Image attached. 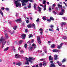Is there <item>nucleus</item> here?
I'll use <instances>...</instances> for the list:
<instances>
[{
  "instance_id": "nucleus-1",
  "label": "nucleus",
  "mask_w": 67,
  "mask_h": 67,
  "mask_svg": "<svg viewBox=\"0 0 67 67\" xmlns=\"http://www.w3.org/2000/svg\"><path fill=\"white\" fill-rule=\"evenodd\" d=\"M5 39H3V37L2 36L1 37V38L0 39V42H1L2 43V48H3L4 46L5 45V44L6 43V41L5 40Z\"/></svg>"
},
{
  "instance_id": "nucleus-2",
  "label": "nucleus",
  "mask_w": 67,
  "mask_h": 67,
  "mask_svg": "<svg viewBox=\"0 0 67 67\" xmlns=\"http://www.w3.org/2000/svg\"><path fill=\"white\" fill-rule=\"evenodd\" d=\"M15 3L16 4V7H21V4L20 3V2L18 1H15Z\"/></svg>"
},
{
  "instance_id": "nucleus-3",
  "label": "nucleus",
  "mask_w": 67,
  "mask_h": 67,
  "mask_svg": "<svg viewBox=\"0 0 67 67\" xmlns=\"http://www.w3.org/2000/svg\"><path fill=\"white\" fill-rule=\"evenodd\" d=\"M29 62H30V63H32L33 62L32 61V60H34L35 59L34 58H33L32 57H29Z\"/></svg>"
},
{
  "instance_id": "nucleus-4",
  "label": "nucleus",
  "mask_w": 67,
  "mask_h": 67,
  "mask_svg": "<svg viewBox=\"0 0 67 67\" xmlns=\"http://www.w3.org/2000/svg\"><path fill=\"white\" fill-rule=\"evenodd\" d=\"M6 31H7V30H5L4 31L5 33V37L7 39H8V38H9V35L6 33Z\"/></svg>"
},
{
  "instance_id": "nucleus-5",
  "label": "nucleus",
  "mask_w": 67,
  "mask_h": 67,
  "mask_svg": "<svg viewBox=\"0 0 67 67\" xmlns=\"http://www.w3.org/2000/svg\"><path fill=\"white\" fill-rule=\"evenodd\" d=\"M32 25L31 24H29V25H27V27L28 28L30 29V28H31V27H32Z\"/></svg>"
},
{
  "instance_id": "nucleus-6",
  "label": "nucleus",
  "mask_w": 67,
  "mask_h": 67,
  "mask_svg": "<svg viewBox=\"0 0 67 67\" xmlns=\"http://www.w3.org/2000/svg\"><path fill=\"white\" fill-rule=\"evenodd\" d=\"M15 21H16V22H19V23H21V18H19V19L15 20Z\"/></svg>"
},
{
  "instance_id": "nucleus-7",
  "label": "nucleus",
  "mask_w": 67,
  "mask_h": 67,
  "mask_svg": "<svg viewBox=\"0 0 67 67\" xmlns=\"http://www.w3.org/2000/svg\"><path fill=\"white\" fill-rule=\"evenodd\" d=\"M66 23L62 22L61 23V26L63 27V26H64V25H66Z\"/></svg>"
},
{
  "instance_id": "nucleus-8",
  "label": "nucleus",
  "mask_w": 67,
  "mask_h": 67,
  "mask_svg": "<svg viewBox=\"0 0 67 67\" xmlns=\"http://www.w3.org/2000/svg\"><path fill=\"white\" fill-rule=\"evenodd\" d=\"M29 0H23L21 1L22 3H27V2H28Z\"/></svg>"
},
{
  "instance_id": "nucleus-9",
  "label": "nucleus",
  "mask_w": 67,
  "mask_h": 67,
  "mask_svg": "<svg viewBox=\"0 0 67 67\" xmlns=\"http://www.w3.org/2000/svg\"><path fill=\"white\" fill-rule=\"evenodd\" d=\"M52 52L56 53L57 52H59V51L57 49H54L53 50Z\"/></svg>"
},
{
  "instance_id": "nucleus-10",
  "label": "nucleus",
  "mask_w": 67,
  "mask_h": 67,
  "mask_svg": "<svg viewBox=\"0 0 67 67\" xmlns=\"http://www.w3.org/2000/svg\"><path fill=\"white\" fill-rule=\"evenodd\" d=\"M15 58H20V55L16 54L15 55Z\"/></svg>"
},
{
  "instance_id": "nucleus-11",
  "label": "nucleus",
  "mask_w": 67,
  "mask_h": 67,
  "mask_svg": "<svg viewBox=\"0 0 67 67\" xmlns=\"http://www.w3.org/2000/svg\"><path fill=\"white\" fill-rule=\"evenodd\" d=\"M49 61H50V60H52L53 59V58H52V56H50L49 57Z\"/></svg>"
},
{
  "instance_id": "nucleus-12",
  "label": "nucleus",
  "mask_w": 67,
  "mask_h": 67,
  "mask_svg": "<svg viewBox=\"0 0 67 67\" xmlns=\"http://www.w3.org/2000/svg\"><path fill=\"white\" fill-rule=\"evenodd\" d=\"M26 36V35L25 34H23L21 35L22 38L23 39H25V36Z\"/></svg>"
},
{
  "instance_id": "nucleus-13",
  "label": "nucleus",
  "mask_w": 67,
  "mask_h": 67,
  "mask_svg": "<svg viewBox=\"0 0 67 67\" xmlns=\"http://www.w3.org/2000/svg\"><path fill=\"white\" fill-rule=\"evenodd\" d=\"M51 48H54L55 47V46H56V45L55 44H52L51 46Z\"/></svg>"
},
{
  "instance_id": "nucleus-14",
  "label": "nucleus",
  "mask_w": 67,
  "mask_h": 67,
  "mask_svg": "<svg viewBox=\"0 0 67 67\" xmlns=\"http://www.w3.org/2000/svg\"><path fill=\"white\" fill-rule=\"evenodd\" d=\"M32 27H34V30H35V29H36V28L35 27V24L34 23H33L32 24Z\"/></svg>"
},
{
  "instance_id": "nucleus-15",
  "label": "nucleus",
  "mask_w": 67,
  "mask_h": 67,
  "mask_svg": "<svg viewBox=\"0 0 67 67\" xmlns=\"http://www.w3.org/2000/svg\"><path fill=\"white\" fill-rule=\"evenodd\" d=\"M66 61V59L65 58H64V59H63V60L62 61V63H64V62H65Z\"/></svg>"
},
{
  "instance_id": "nucleus-16",
  "label": "nucleus",
  "mask_w": 67,
  "mask_h": 67,
  "mask_svg": "<svg viewBox=\"0 0 67 67\" xmlns=\"http://www.w3.org/2000/svg\"><path fill=\"white\" fill-rule=\"evenodd\" d=\"M0 13L2 15V16H3V12H2V10L0 9Z\"/></svg>"
},
{
  "instance_id": "nucleus-17",
  "label": "nucleus",
  "mask_w": 67,
  "mask_h": 67,
  "mask_svg": "<svg viewBox=\"0 0 67 67\" xmlns=\"http://www.w3.org/2000/svg\"><path fill=\"white\" fill-rule=\"evenodd\" d=\"M16 65H18V66H20L21 65V63L20 62L16 63Z\"/></svg>"
},
{
  "instance_id": "nucleus-18",
  "label": "nucleus",
  "mask_w": 67,
  "mask_h": 67,
  "mask_svg": "<svg viewBox=\"0 0 67 67\" xmlns=\"http://www.w3.org/2000/svg\"><path fill=\"white\" fill-rule=\"evenodd\" d=\"M37 8L39 9V10H38V11L41 12V10H42V8H41L40 7H39V6H38Z\"/></svg>"
},
{
  "instance_id": "nucleus-19",
  "label": "nucleus",
  "mask_w": 67,
  "mask_h": 67,
  "mask_svg": "<svg viewBox=\"0 0 67 67\" xmlns=\"http://www.w3.org/2000/svg\"><path fill=\"white\" fill-rule=\"evenodd\" d=\"M54 59L55 60H57V55H54Z\"/></svg>"
},
{
  "instance_id": "nucleus-20",
  "label": "nucleus",
  "mask_w": 67,
  "mask_h": 67,
  "mask_svg": "<svg viewBox=\"0 0 67 67\" xmlns=\"http://www.w3.org/2000/svg\"><path fill=\"white\" fill-rule=\"evenodd\" d=\"M50 19L51 20V21H54V19L53 18L52 16H51L50 17Z\"/></svg>"
},
{
  "instance_id": "nucleus-21",
  "label": "nucleus",
  "mask_w": 67,
  "mask_h": 67,
  "mask_svg": "<svg viewBox=\"0 0 67 67\" xmlns=\"http://www.w3.org/2000/svg\"><path fill=\"white\" fill-rule=\"evenodd\" d=\"M16 27H17V26H15L13 27V29L14 30H16Z\"/></svg>"
},
{
  "instance_id": "nucleus-22",
  "label": "nucleus",
  "mask_w": 67,
  "mask_h": 67,
  "mask_svg": "<svg viewBox=\"0 0 67 67\" xmlns=\"http://www.w3.org/2000/svg\"><path fill=\"white\" fill-rule=\"evenodd\" d=\"M33 35H32V34H30L29 35V38H30V37H33Z\"/></svg>"
},
{
  "instance_id": "nucleus-23",
  "label": "nucleus",
  "mask_w": 67,
  "mask_h": 67,
  "mask_svg": "<svg viewBox=\"0 0 67 67\" xmlns=\"http://www.w3.org/2000/svg\"><path fill=\"white\" fill-rule=\"evenodd\" d=\"M9 49V47H7L6 48H5L4 49V51H7Z\"/></svg>"
},
{
  "instance_id": "nucleus-24",
  "label": "nucleus",
  "mask_w": 67,
  "mask_h": 67,
  "mask_svg": "<svg viewBox=\"0 0 67 67\" xmlns=\"http://www.w3.org/2000/svg\"><path fill=\"white\" fill-rule=\"evenodd\" d=\"M33 48V47L31 46L29 48V51H31V50H32Z\"/></svg>"
},
{
  "instance_id": "nucleus-25",
  "label": "nucleus",
  "mask_w": 67,
  "mask_h": 67,
  "mask_svg": "<svg viewBox=\"0 0 67 67\" xmlns=\"http://www.w3.org/2000/svg\"><path fill=\"white\" fill-rule=\"evenodd\" d=\"M29 4L28 5V8L30 9V8H31V4L29 3Z\"/></svg>"
},
{
  "instance_id": "nucleus-26",
  "label": "nucleus",
  "mask_w": 67,
  "mask_h": 67,
  "mask_svg": "<svg viewBox=\"0 0 67 67\" xmlns=\"http://www.w3.org/2000/svg\"><path fill=\"white\" fill-rule=\"evenodd\" d=\"M43 65L44 66H46V62H43Z\"/></svg>"
},
{
  "instance_id": "nucleus-27",
  "label": "nucleus",
  "mask_w": 67,
  "mask_h": 67,
  "mask_svg": "<svg viewBox=\"0 0 67 67\" xmlns=\"http://www.w3.org/2000/svg\"><path fill=\"white\" fill-rule=\"evenodd\" d=\"M57 5L58 6V7H60V8H63V6H62V5H60V4H58Z\"/></svg>"
},
{
  "instance_id": "nucleus-28",
  "label": "nucleus",
  "mask_w": 67,
  "mask_h": 67,
  "mask_svg": "<svg viewBox=\"0 0 67 67\" xmlns=\"http://www.w3.org/2000/svg\"><path fill=\"white\" fill-rule=\"evenodd\" d=\"M24 46L25 48H26L27 47V44L26 43L25 44Z\"/></svg>"
},
{
  "instance_id": "nucleus-29",
  "label": "nucleus",
  "mask_w": 67,
  "mask_h": 67,
  "mask_svg": "<svg viewBox=\"0 0 67 67\" xmlns=\"http://www.w3.org/2000/svg\"><path fill=\"white\" fill-rule=\"evenodd\" d=\"M23 42V40H20L19 42V43L20 44H22V43Z\"/></svg>"
},
{
  "instance_id": "nucleus-30",
  "label": "nucleus",
  "mask_w": 67,
  "mask_h": 67,
  "mask_svg": "<svg viewBox=\"0 0 67 67\" xmlns=\"http://www.w3.org/2000/svg\"><path fill=\"white\" fill-rule=\"evenodd\" d=\"M51 65L52 67H55V65L53 63H52V64H51Z\"/></svg>"
},
{
  "instance_id": "nucleus-31",
  "label": "nucleus",
  "mask_w": 67,
  "mask_h": 67,
  "mask_svg": "<svg viewBox=\"0 0 67 67\" xmlns=\"http://www.w3.org/2000/svg\"><path fill=\"white\" fill-rule=\"evenodd\" d=\"M42 19L43 20H44L45 21L46 20V18H45V17L43 16V18H42Z\"/></svg>"
},
{
  "instance_id": "nucleus-32",
  "label": "nucleus",
  "mask_w": 67,
  "mask_h": 67,
  "mask_svg": "<svg viewBox=\"0 0 67 67\" xmlns=\"http://www.w3.org/2000/svg\"><path fill=\"white\" fill-rule=\"evenodd\" d=\"M37 40L38 41H41V39H40V38L39 37H38L37 38Z\"/></svg>"
},
{
  "instance_id": "nucleus-33",
  "label": "nucleus",
  "mask_w": 67,
  "mask_h": 67,
  "mask_svg": "<svg viewBox=\"0 0 67 67\" xmlns=\"http://www.w3.org/2000/svg\"><path fill=\"white\" fill-rule=\"evenodd\" d=\"M47 22H51V19H48L47 20Z\"/></svg>"
},
{
  "instance_id": "nucleus-34",
  "label": "nucleus",
  "mask_w": 67,
  "mask_h": 67,
  "mask_svg": "<svg viewBox=\"0 0 67 67\" xmlns=\"http://www.w3.org/2000/svg\"><path fill=\"white\" fill-rule=\"evenodd\" d=\"M61 12L63 13H64V12H65V9H62L61 10Z\"/></svg>"
},
{
  "instance_id": "nucleus-35",
  "label": "nucleus",
  "mask_w": 67,
  "mask_h": 67,
  "mask_svg": "<svg viewBox=\"0 0 67 67\" xmlns=\"http://www.w3.org/2000/svg\"><path fill=\"white\" fill-rule=\"evenodd\" d=\"M25 64H26V65H29V61H26V63H25Z\"/></svg>"
},
{
  "instance_id": "nucleus-36",
  "label": "nucleus",
  "mask_w": 67,
  "mask_h": 67,
  "mask_svg": "<svg viewBox=\"0 0 67 67\" xmlns=\"http://www.w3.org/2000/svg\"><path fill=\"white\" fill-rule=\"evenodd\" d=\"M42 65H43V64L41 63H40V64H39V66L40 67H42Z\"/></svg>"
},
{
  "instance_id": "nucleus-37",
  "label": "nucleus",
  "mask_w": 67,
  "mask_h": 67,
  "mask_svg": "<svg viewBox=\"0 0 67 67\" xmlns=\"http://www.w3.org/2000/svg\"><path fill=\"white\" fill-rule=\"evenodd\" d=\"M63 38L64 40H66V39H67V37L66 36L63 37Z\"/></svg>"
},
{
  "instance_id": "nucleus-38",
  "label": "nucleus",
  "mask_w": 67,
  "mask_h": 67,
  "mask_svg": "<svg viewBox=\"0 0 67 67\" xmlns=\"http://www.w3.org/2000/svg\"><path fill=\"white\" fill-rule=\"evenodd\" d=\"M64 13H63L62 12H60V13H59V15H63V14Z\"/></svg>"
},
{
  "instance_id": "nucleus-39",
  "label": "nucleus",
  "mask_w": 67,
  "mask_h": 67,
  "mask_svg": "<svg viewBox=\"0 0 67 67\" xmlns=\"http://www.w3.org/2000/svg\"><path fill=\"white\" fill-rule=\"evenodd\" d=\"M50 27H51V28L52 29V28H53V27H54V26L53 25H50Z\"/></svg>"
},
{
  "instance_id": "nucleus-40",
  "label": "nucleus",
  "mask_w": 67,
  "mask_h": 67,
  "mask_svg": "<svg viewBox=\"0 0 67 67\" xmlns=\"http://www.w3.org/2000/svg\"><path fill=\"white\" fill-rule=\"evenodd\" d=\"M46 1H44L43 2H42V3H43V4H45V3H46Z\"/></svg>"
},
{
  "instance_id": "nucleus-41",
  "label": "nucleus",
  "mask_w": 67,
  "mask_h": 67,
  "mask_svg": "<svg viewBox=\"0 0 67 67\" xmlns=\"http://www.w3.org/2000/svg\"><path fill=\"white\" fill-rule=\"evenodd\" d=\"M57 48L58 49H60L61 48V47L59 45H58Z\"/></svg>"
},
{
  "instance_id": "nucleus-42",
  "label": "nucleus",
  "mask_w": 67,
  "mask_h": 67,
  "mask_svg": "<svg viewBox=\"0 0 67 67\" xmlns=\"http://www.w3.org/2000/svg\"><path fill=\"white\" fill-rule=\"evenodd\" d=\"M53 28H52L51 29V28L49 29V31H53Z\"/></svg>"
},
{
  "instance_id": "nucleus-43",
  "label": "nucleus",
  "mask_w": 67,
  "mask_h": 67,
  "mask_svg": "<svg viewBox=\"0 0 67 67\" xmlns=\"http://www.w3.org/2000/svg\"><path fill=\"white\" fill-rule=\"evenodd\" d=\"M38 44H40L41 43V40L38 41Z\"/></svg>"
},
{
  "instance_id": "nucleus-44",
  "label": "nucleus",
  "mask_w": 67,
  "mask_h": 67,
  "mask_svg": "<svg viewBox=\"0 0 67 67\" xmlns=\"http://www.w3.org/2000/svg\"><path fill=\"white\" fill-rule=\"evenodd\" d=\"M39 30L40 31H41V32H43V30L42 28H40L39 29Z\"/></svg>"
},
{
  "instance_id": "nucleus-45",
  "label": "nucleus",
  "mask_w": 67,
  "mask_h": 67,
  "mask_svg": "<svg viewBox=\"0 0 67 67\" xmlns=\"http://www.w3.org/2000/svg\"><path fill=\"white\" fill-rule=\"evenodd\" d=\"M26 61H29V59L27 58H26Z\"/></svg>"
},
{
  "instance_id": "nucleus-46",
  "label": "nucleus",
  "mask_w": 67,
  "mask_h": 67,
  "mask_svg": "<svg viewBox=\"0 0 67 67\" xmlns=\"http://www.w3.org/2000/svg\"><path fill=\"white\" fill-rule=\"evenodd\" d=\"M26 23H29L30 22V21L28 20H26Z\"/></svg>"
},
{
  "instance_id": "nucleus-47",
  "label": "nucleus",
  "mask_w": 67,
  "mask_h": 67,
  "mask_svg": "<svg viewBox=\"0 0 67 67\" xmlns=\"http://www.w3.org/2000/svg\"><path fill=\"white\" fill-rule=\"evenodd\" d=\"M27 29H25V32L26 33H27Z\"/></svg>"
},
{
  "instance_id": "nucleus-48",
  "label": "nucleus",
  "mask_w": 67,
  "mask_h": 67,
  "mask_svg": "<svg viewBox=\"0 0 67 67\" xmlns=\"http://www.w3.org/2000/svg\"><path fill=\"white\" fill-rule=\"evenodd\" d=\"M36 5H36V4H35L34 6V8H36Z\"/></svg>"
},
{
  "instance_id": "nucleus-49",
  "label": "nucleus",
  "mask_w": 67,
  "mask_h": 67,
  "mask_svg": "<svg viewBox=\"0 0 67 67\" xmlns=\"http://www.w3.org/2000/svg\"><path fill=\"white\" fill-rule=\"evenodd\" d=\"M22 5H23L24 6V5H26V4L25 3H22Z\"/></svg>"
},
{
  "instance_id": "nucleus-50",
  "label": "nucleus",
  "mask_w": 67,
  "mask_h": 67,
  "mask_svg": "<svg viewBox=\"0 0 67 67\" xmlns=\"http://www.w3.org/2000/svg\"><path fill=\"white\" fill-rule=\"evenodd\" d=\"M63 45V43H61L60 44V45H59L61 47H62V46Z\"/></svg>"
},
{
  "instance_id": "nucleus-51",
  "label": "nucleus",
  "mask_w": 67,
  "mask_h": 67,
  "mask_svg": "<svg viewBox=\"0 0 67 67\" xmlns=\"http://www.w3.org/2000/svg\"><path fill=\"white\" fill-rule=\"evenodd\" d=\"M39 20H40V19L39 18H38L37 19L36 21V22H38V21H39Z\"/></svg>"
},
{
  "instance_id": "nucleus-52",
  "label": "nucleus",
  "mask_w": 67,
  "mask_h": 67,
  "mask_svg": "<svg viewBox=\"0 0 67 67\" xmlns=\"http://www.w3.org/2000/svg\"><path fill=\"white\" fill-rule=\"evenodd\" d=\"M53 7H56V4H54L53 5H52Z\"/></svg>"
},
{
  "instance_id": "nucleus-53",
  "label": "nucleus",
  "mask_w": 67,
  "mask_h": 67,
  "mask_svg": "<svg viewBox=\"0 0 67 67\" xmlns=\"http://www.w3.org/2000/svg\"><path fill=\"white\" fill-rule=\"evenodd\" d=\"M53 12L54 14H57V13H56V12H55V11H53Z\"/></svg>"
},
{
  "instance_id": "nucleus-54",
  "label": "nucleus",
  "mask_w": 67,
  "mask_h": 67,
  "mask_svg": "<svg viewBox=\"0 0 67 67\" xmlns=\"http://www.w3.org/2000/svg\"><path fill=\"white\" fill-rule=\"evenodd\" d=\"M5 9L6 10H7V11H9V8H6Z\"/></svg>"
},
{
  "instance_id": "nucleus-55",
  "label": "nucleus",
  "mask_w": 67,
  "mask_h": 67,
  "mask_svg": "<svg viewBox=\"0 0 67 67\" xmlns=\"http://www.w3.org/2000/svg\"><path fill=\"white\" fill-rule=\"evenodd\" d=\"M4 9V7H2L1 8V10H3Z\"/></svg>"
},
{
  "instance_id": "nucleus-56",
  "label": "nucleus",
  "mask_w": 67,
  "mask_h": 67,
  "mask_svg": "<svg viewBox=\"0 0 67 67\" xmlns=\"http://www.w3.org/2000/svg\"><path fill=\"white\" fill-rule=\"evenodd\" d=\"M62 19L63 20H65V19H66V18H65V17H62Z\"/></svg>"
},
{
  "instance_id": "nucleus-57",
  "label": "nucleus",
  "mask_w": 67,
  "mask_h": 67,
  "mask_svg": "<svg viewBox=\"0 0 67 67\" xmlns=\"http://www.w3.org/2000/svg\"><path fill=\"white\" fill-rule=\"evenodd\" d=\"M63 3L64 4H65V5L66 7H67V4L66 3H65V2H63Z\"/></svg>"
},
{
  "instance_id": "nucleus-58",
  "label": "nucleus",
  "mask_w": 67,
  "mask_h": 67,
  "mask_svg": "<svg viewBox=\"0 0 67 67\" xmlns=\"http://www.w3.org/2000/svg\"><path fill=\"white\" fill-rule=\"evenodd\" d=\"M49 10L50 11V12H51V8L49 7Z\"/></svg>"
},
{
  "instance_id": "nucleus-59",
  "label": "nucleus",
  "mask_w": 67,
  "mask_h": 67,
  "mask_svg": "<svg viewBox=\"0 0 67 67\" xmlns=\"http://www.w3.org/2000/svg\"><path fill=\"white\" fill-rule=\"evenodd\" d=\"M29 1L30 2H34L33 0H29Z\"/></svg>"
},
{
  "instance_id": "nucleus-60",
  "label": "nucleus",
  "mask_w": 67,
  "mask_h": 67,
  "mask_svg": "<svg viewBox=\"0 0 67 67\" xmlns=\"http://www.w3.org/2000/svg\"><path fill=\"white\" fill-rule=\"evenodd\" d=\"M46 7H44V10L45 11V10H46Z\"/></svg>"
},
{
  "instance_id": "nucleus-61",
  "label": "nucleus",
  "mask_w": 67,
  "mask_h": 67,
  "mask_svg": "<svg viewBox=\"0 0 67 67\" xmlns=\"http://www.w3.org/2000/svg\"><path fill=\"white\" fill-rule=\"evenodd\" d=\"M58 65L59 66H61V64H60V63H58Z\"/></svg>"
},
{
  "instance_id": "nucleus-62",
  "label": "nucleus",
  "mask_w": 67,
  "mask_h": 67,
  "mask_svg": "<svg viewBox=\"0 0 67 67\" xmlns=\"http://www.w3.org/2000/svg\"><path fill=\"white\" fill-rule=\"evenodd\" d=\"M44 60V59H40V60H41V61H43V60Z\"/></svg>"
},
{
  "instance_id": "nucleus-63",
  "label": "nucleus",
  "mask_w": 67,
  "mask_h": 67,
  "mask_svg": "<svg viewBox=\"0 0 67 67\" xmlns=\"http://www.w3.org/2000/svg\"><path fill=\"white\" fill-rule=\"evenodd\" d=\"M34 41V39H33L32 40V41H31V43H33Z\"/></svg>"
},
{
  "instance_id": "nucleus-64",
  "label": "nucleus",
  "mask_w": 67,
  "mask_h": 67,
  "mask_svg": "<svg viewBox=\"0 0 67 67\" xmlns=\"http://www.w3.org/2000/svg\"><path fill=\"white\" fill-rule=\"evenodd\" d=\"M51 63H53V61L52 60L50 62Z\"/></svg>"
}]
</instances>
